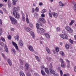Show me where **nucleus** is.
<instances>
[{
  "label": "nucleus",
  "instance_id": "1",
  "mask_svg": "<svg viewBox=\"0 0 76 76\" xmlns=\"http://www.w3.org/2000/svg\"><path fill=\"white\" fill-rule=\"evenodd\" d=\"M9 17L11 20V22L13 25H16L18 23V21H17L16 19L12 17L11 16H9Z\"/></svg>",
  "mask_w": 76,
  "mask_h": 76
},
{
  "label": "nucleus",
  "instance_id": "2",
  "mask_svg": "<svg viewBox=\"0 0 76 76\" xmlns=\"http://www.w3.org/2000/svg\"><path fill=\"white\" fill-rule=\"evenodd\" d=\"M13 15L15 16V18L17 19H19V18L20 17V16L19 15V13L16 11L13 12Z\"/></svg>",
  "mask_w": 76,
  "mask_h": 76
},
{
  "label": "nucleus",
  "instance_id": "3",
  "mask_svg": "<svg viewBox=\"0 0 76 76\" xmlns=\"http://www.w3.org/2000/svg\"><path fill=\"white\" fill-rule=\"evenodd\" d=\"M65 29L66 31L69 32V33H73V30L69 26H66L65 27Z\"/></svg>",
  "mask_w": 76,
  "mask_h": 76
},
{
  "label": "nucleus",
  "instance_id": "4",
  "mask_svg": "<svg viewBox=\"0 0 76 76\" xmlns=\"http://www.w3.org/2000/svg\"><path fill=\"white\" fill-rule=\"evenodd\" d=\"M12 44L14 46L16 50L18 51V52H20L21 51L19 49V48L18 46V45H17L15 42H12Z\"/></svg>",
  "mask_w": 76,
  "mask_h": 76
},
{
  "label": "nucleus",
  "instance_id": "5",
  "mask_svg": "<svg viewBox=\"0 0 76 76\" xmlns=\"http://www.w3.org/2000/svg\"><path fill=\"white\" fill-rule=\"evenodd\" d=\"M60 37L63 38V39H67L68 38V37L67 36V35L63 34H61L60 35Z\"/></svg>",
  "mask_w": 76,
  "mask_h": 76
},
{
  "label": "nucleus",
  "instance_id": "6",
  "mask_svg": "<svg viewBox=\"0 0 76 76\" xmlns=\"http://www.w3.org/2000/svg\"><path fill=\"white\" fill-rule=\"evenodd\" d=\"M45 31L44 29L43 28H40L38 29V32L39 33V34H42V33H44V32Z\"/></svg>",
  "mask_w": 76,
  "mask_h": 76
},
{
  "label": "nucleus",
  "instance_id": "7",
  "mask_svg": "<svg viewBox=\"0 0 76 76\" xmlns=\"http://www.w3.org/2000/svg\"><path fill=\"white\" fill-rule=\"evenodd\" d=\"M28 48L29 50L31 51H32V52H34V48H33V47L31 46H29L28 47Z\"/></svg>",
  "mask_w": 76,
  "mask_h": 76
},
{
  "label": "nucleus",
  "instance_id": "8",
  "mask_svg": "<svg viewBox=\"0 0 76 76\" xmlns=\"http://www.w3.org/2000/svg\"><path fill=\"white\" fill-rule=\"evenodd\" d=\"M52 15L55 18H57L58 17V14L56 12H52Z\"/></svg>",
  "mask_w": 76,
  "mask_h": 76
},
{
  "label": "nucleus",
  "instance_id": "9",
  "mask_svg": "<svg viewBox=\"0 0 76 76\" xmlns=\"http://www.w3.org/2000/svg\"><path fill=\"white\" fill-rule=\"evenodd\" d=\"M39 20L40 22H41L42 23H45V20L42 18H39Z\"/></svg>",
  "mask_w": 76,
  "mask_h": 76
},
{
  "label": "nucleus",
  "instance_id": "10",
  "mask_svg": "<svg viewBox=\"0 0 76 76\" xmlns=\"http://www.w3.org/2000/svg\"><path fill=\"white\" fill-rule=\"evenodd\" d=\"M19 9V7H14L13 8V12H16V11H18Z\"/></svg>",
  "mask_w": 76,
  "mask_h": 76
},
{
  "label": "nucleus",
  "instance_id": "11",
  "mask_svg": "<svg viewBox=\"0 0 76 76\" xmlns=\"http://www.w3.org/2000/svg\"><path fill=\"white\" fill-rule=\"evenodd\" d=\"M25 29L26 31H27V32H29L31 31V28L29 27H25Z\"/></svg>",
  "mask_w": 76,
  "mask_h": 76
},
{
  "label": "nucleus",
  "instance_id": "12",
  "mask_svg": "<svg viewBox=\"0 0 76 76\" xmlns=\"http://www.w3.org/2000/svg\"><path fill=\"white\" fill-rule=\"evenodd\" d=\"M45 49L46 51L48 53V54H51V52H50V50L47 47H46L45 48Z\"/></svg>",
  "mask_w": 76,
  "mask_h": 76
},
{
  "label": "nucleus",
  "instance_id": "13",
  "mask_svg": "<svg viewBox=\"0 0 76 76\" xmlns=\"http://www.w3.org/2000/svg\"><path fill=\"white\" fill-rule=\"evenodd\" d=\"M44 34L45 35L46 38H48V39H49L50 38V36L49 35L48 33H45Z\"/></svg>",
  "mask_w": 76,
  "mask_h": 76
},
{
  "label": "nucleus",
  "instance_id": "14",
  "mask_svg": "<svg viewBox=\"0 0 76 76\" xmlns=\"http://www.w3.org/2000/svg\"><path fill=\"white\" fill-rule=\"evenodd\" d=\"M66 61L67 63H68V64L67 66V68H68V69L69 68H70V64H69V63H70V61H69V60H66Z\"/></svg>",
  "mask_w": 76,
  "mask_h": 76
},
{
  "label": "nucleus",
  "instance_id": "15",
  "mask_svg": "<svg viewBox=\"0 0 76 76\" xmlns=\"http://www.w3.org/2000/svg\"><path fill=\"white\" fill-rule=\"evenodd\" d=\"M14 38H15V40H17V41H19V37L18 35H17L16 36L14 37Z\"/></svg>",
  "mask_w": 76,
  "mask_h": 76
},
{
  "label": "nucleus",
  "instance_id": "16",
  "mask_svg": "<svg viewBox=\"0 0 76 76\" xmlns=\"http://www.w3.org/2000/svg\"><path fill=\"white\" fill-rule=\"evenodd\" d=\"M50 73L52 74H53V75H54V74H55V71H54V70H53V69H50Z\"/></svg>",
  "mask_w": 76,
  "mask_h": 76
},
{
  "label": "nucleus",
  "instance_id": "17",
  "mask_svg": "<svg viewBox=\"0 0 76 76\" xmlns=\"http://www.w3.org/2000/svg\"><path fill=\"white\" fill-rule=\"evenodd\" d=\"M75 21L74 20H71V22L69 24V26H71V25H73V23H75Z\"/></svg>",
  "mask_w": 76,
  "mask_h": 76
},
{
  "label": "nucleus",
  "instance_id": "18",
  "mask_svg": "<svg viewBox=\"0 0 76 76\" xmlns=\"http://www.w3.org/2000/svg\"><path fill=\"white\" fill-rule=\"evenodd\" d=\"M45 72L48 75H49V70L47 68H45Z\"/></svg>",
  "mask_w": 76,
  "mask_h": 76
},
{
  "label": "nucleus",
  "instance_id": "19",
  "mask_svg": "<svg viewBox=\"0 0 76 76\" xmlns=\"http://www.w3.org/2000/svg\"><path fill=\"white\" fill-rule=\"evenodd\" d=\"M26 68V70H28V69H29V64H28L26 63L25 64Z\"/></svg>",
  "mask_w": 76,
  "mask_h": 76
},
{
  "label": "nucleus",
  "instance_id": "20",
  "mask_svg": "<svg viewBox=\"0 0 76 76\" xmlns=\"http://www.w3.org/2000/svg\"><path fill=\"white\" fill-rule=\"evenodd\" d=\"M13 1L12 4L14 5H15L16 4V2L18 1V0H12Z\"/></svg>",
  "mask_w": 76,
  "mask_h": 76
},
{
  "label": "nucleus",
  "instance_id": "21",
  "mask_svg": "<svg viewBox=\"0 0 76 76\" xmlns=\"http://www.w3.org/2000/svg\"><path fill=\"white\" fill-rule=\"evenodd\" d=\"M7 61L8 63V64H9V65H10V66H12V61H11V60H10V59H8L7 60Z\"/></svg>",
  "mask_w": 76,
  "mask_h": 76
},
{
  "label": "nucleus",
  "instance_id": "22",
  "mask_svg": "<svg viewBox=\"0 0 76 76\" xmlns=\"http://www.w3.org/2000/svg\"><path fill=\"white\" fill-rule=\"evenodd\" d=\"M19 44H20V46H21L22 47L23 45V43L22 41L20 40L19 42Z\"/></svg>",
  "mask_w": 76,
  "mask_h": 76
},
{
  "label": "nucleus",
  "instance_id": "23",
  "mask_svg": "<svg viewBox=\"0 0 76 76\" xmlns=\"http://www.w3.org/2000/svg\"><path fill=\"white\" fill-rule=\"evenodd\" d=\"M31 34L32 38H35V34H34V33L32 31H31Z\"/></svg>",
  "mask_w": 76,
  "mask_h": 76
},
{
  "label": "nucleus",
  "instance_id": "24",
  "mask_svg": "<svg viewBox=\"0 0 76 76\" xmlns=\"http://www.w3.org/2000/svg\"><path fill=\"white\" fill-rule=\"evenodd\" d=\"M49 15L50 17L52 18L53 15L52 14V13H51V11L50 10H49Z\"/></svg>",
  "mask_w": 76,
  "mask_h": 76
},
{
  "label": "nucleus",
  "instance_id": "25",
  "mask_svg": "<svg viewBox=\"0 0 76 76\" xmlns=\"http://www.w3.org/2000/svg\"><path fill=\"white\" fill-rule=\"evenodd\" d=\"M19 61L20 64H22V65L23 64V61L22 59H19Z\"/></svg>",
  "mask_w": 76,
  "mask_h": 76
},
{
  "label": "nucleus",
  "instance_id": "26",
  "mask_svg": "<svg viewBox=\"0 0 76 76\" xmlns=\"http://www.w3.org/2000/svg\"><path fill=\"white\" fill-rule=\"evenodd\" d=\"M20 76H25V74H24V73H23V72H20Z\"/></svg>",
  "mask_w": 76,
  "mask_h": 76
},
{
  "label": "nucleus",
  "instance_id": "27",
  "mask_svg": "<svg viewBox=\"0 0 76 76\" xmlns=\"http://www.w3.org/2000/svg\"><path fill=\"white\" fill-rule=\"evenodd\" d=\"M73 4L74 5L75 8L74 9V10L75 12H76V3L75 2H74L73 3Z\"/></svg>",
  "mask_w": 76,
  "mask_h": 76
},
{
  "label": "nucleus",
  "instance_id": "28",
  "mask_svg": "<svg viewBox=\"0 0 76 76\" xmlns=\"http://www.w3.org/2000/svg\"><path fill=\"white\" fill-rule=\"evenodd\" d=\"M65 47L67 50H69V44H66L65 45Z\"/></svg>",
  "mask_w": 76,
  "mask_h": 76
},
{
  "label": "nucleus",
  "instance_id": "29",
  "mask_svg": "<svg viewBox=\"0 0 76 76\" xmlns=\"http://www.w3.org/2000/svg\"><path fill=\"white\" fill-rule=\"evenodd\" d=\"M41 73L43 76H45V72H44V70H41Z\"/></svg>",
  "mask_w": 76,
  "mask_h": 76
},
{
  "label": "nucleus",
  "instance_id": "30",
  "mask_svg": "<svg viewBox=\"0 0 76 76\" xmlns=\"http://www.w3.org/2000/svg\"><path fill=\"white\" fill-rule=\"evenodd\" d=\"M55 51L56 52H58L59 51H60V50L59 49V48L58 47H56V48L55 49Z\"/></svg>",
  "mask_w": 76,
  "mask_h": 76
},
{
  "label": "nucleus",
  "instance_id": "31",
  "mask_svg": "<svg viewBox=\"0 0 76 76\" xmlns=\"http://www.w3.org/2000/svg\"><path fill=\"white\" fill-rule=\"evenodd\" d=\"M36 58L37 59L38 61H40V58L38 56H35Z\"/></svg>",
  "mask_w": 76,
  "mask_h": 76
},
{
  "label": "nucleus",
  "instance_id": "32",
  "mask_svg": "<svg viewBox=\"0 0 76 76\" xmlns=\"http://www.w3.org/2000/svg\"><path fill=\"white\" fill-rule=\"evenodd\" d=\"M4 49L5 51H6L7 53H8V52H9L8 51V49H7V46L6 45L5 46Z\"/></svg>",
  "mask_w": 76,
  "mask_h": 76
},
{
  "label": "nucleus",
  "instance_id": "33",
  "mask_svg": "<svg viewBox=\"0 0 76 76\" xmlns=\"http://www.w3.org/2000/svg\"><path fill=\"white\" fill-rule=\"evenodd\" d=\"M11 51L13 53V54H16V50H15L13 49H11Z\"/></svg>",
  "mask_w": 76,
  "mask_h": 76
},
{
  "label": "nucleus",
  "instance_id": "34",
  "mask_svg": "<svg viewBox=\"0 0 76 76\" xmlns=\"http://www.w3.org/2000/svg\"><path fill=\"white\" fill-rule=\"evenodd\" d=\"M36 26L37 28L38 29H39V24H38V23H37L36 24Z\"/></svg>",
  "mask_w": 76,
  "mask_h": 76
},
{
  "label": "nucleus",
  "instance_id": "35",
  "mask_svg": "<svg viewBox=\"0 0 76 76\" xmlns=\"http://www.w3.org/2000/svg\"><path fill=\"white\" fill-rule=\"evenodd\" d=\"M59 4L60 6H62V7L64 6V4H63L61 2H59Z\"/></svg>",
  "mask_w": 76,
  "mask_h": 76
},
{
  "label": "nucleus",
  "instance_id": "36",
  "mask_svg": "<svg viewBox=\"0 0 76 76\" xmlns=\"http://www.w3.org/2000/svg\"><path fill=\"white\" fill-rule=\"evenodd\" d=\"M46 59L47 60H48V61H51V60H52V58H50V57H47L46 58Z\"/></svg>",
  "mask_w": 76,
  "mask_h": 76
},
{
  "label": "nucleus",
  "instance_id": "37",
  "mask_svg": "<svg viewBox=\"0 0 76 76\" xmlns=\"http://www.w3.org/2000/svg\"><path fill=\"white\" fill-rule=\"evenodd\" d=\"M34 17L35 18H37L38 17V15L37 13L34 14Z\"/></svg>",
  "mask_w": 76,
  "mask_h": 76
},
{
  "label": "nucleus",
  "instance_id": "38",
  "mask_svg": "<svg viewBox=\"0 0 76 76\" xmlns=\"http://www.w3.org/2000/svg\"><path fill=\"white\" fill-rule=\"evenodd\" d=\"M56 31L58 32H60L61 31V29L59 27L56 28Z\"/></svg>",
  "mask_w": 76,
  "mask_h": 76
},
{
  "label": "nucleus",
  "instance_id": "39",
  "mask_svg": "<svg viewBox=\"0 0 76 76\" xmlns=\"http://www.w3.org/2000/svg\"><path fill=\"white\" fill-rule=\"evenodd\" d=\"M60 54H61L62 56H64V53H63V52L62 51H61L60 52Z\"/></svg>",
  "mask_w": 76,
  "mask_h": 76
},
{
  "label": "nucleus",
  "instance_id": "40",
  "mask_svg": "<svg viewBox=\"0 0 76 76\" xmlns=\"http://www.w3.org/2000/svg\"><path fill=\"white\" fill-rule=\"evenodd\" d=\"M34 73L35 76H39V75L38 73H37L35 72H34Z\"/></svg>",
  "mask_w": 76,
  "mask_h": 76
},
{
  "label": "nucleus",
  "instance_id": "41",
  "mask_svg": "<svg viewBox=\"0 0 76 76\" xmlns=\"http://www.w3.org/2000/svg\"><path fill=\"white\" fill-rule=\"evenodd\" d=\"M11 4L12 3H10V2L8 3L9 7H11Z\"/></svg>",
  "mask_w": 76,
  "mask_h": 76
},
{
  "label": "nucleus",
  "instance_id": "42",
  "mask_svg": "<svg viewBox=\"0 0 76 76\" xmlns=\"http://www.w3.org/2000/svg\"><path fill=\"white\" fill-rule=\"evenodd\" d=\"M46 12H47V10H46L44 9L42 11V13H44Z\"/></svg>",
  "mask_w": 76,
  "mask_h": 76
},
{
  "label": "nucleus",
  "instance_id": "43",
  "mask_svg": "<svg viewBox=\"0 0 76 76\" xmlns=\"http://www.w3.org/2000/svg\"><path fill=\"white\" fill-rule=\"evenodd\" d=\"M53 66L52 65V64H50V65L49 66V68H50V69H53Z\"/></svg>",
  "mask_w": 76,
  "mask_h": 76
},
{
  "label": "nucleus",
  "instance_id": "44",
  "mask_svg": "<svg viewBox=\"0 0 76 76\" xmlns=\"http://www.w3.org/2000/svg\"><path fill=\"white\" fill-rule=\"evenodd\" d=\"M27 76H31V73L28 72H27L26 74Z\"/></svg>",
  "mask_w": 76,
  "mask_h": 76
},
{
  "label": "nucleus",
  "instance_id": "45",
  "mask_svg": "<svg viewBox=\"0 0 76 76\" xmlns=\"http://www.w3.org/2000/svg\"><path fill=\"white\" fill-rule=\"evenodd\" d=\"M26 21L27 23H29V19H28V18H26Z\"/></svg>",
  "mask_w": 76,
  "mask_h": 76
},
{
  "label": "nucleus",
  "instance_id": "46",
  "mask_svg": "<svg viewBox=\"0 0 76 76\" xmlns=\"http://www.w3.org/2000/svg\"><path fill=\"white\" fill-rule=\"evenodd\" d=\"M61 66L63 68L65 66H64V63H61Z\"/></svg>",
  "mask_w": 76,
  "mask_h": 76
},
{
  "label": "nucleus",
  "instance_id": "47",
  "mask_svg": "<svg viewBox=\"0 0 76 76\" xmlns=\"http://www.w3.org/2000/svg\"><path fill=\"white\" fill-rule=\"evenodd\" d=\"M29 26L31 28H34V26H33V25L32 24L30 23Z\"/></svg>",
  "mask_w": 76,
  "mask_h": 76
},
{
  "label": "nucleus",
  "instance_id": "48",
  "mask_svg": "<svg viewBox=\"0 0 76 76\" xmlns=\"http://www.w3.org/2000/svg\"><path fill=\"white\" fill-rule=\"evenodd\" d=\"M41 68L42 69H44L45 68V67L43 65L41 66Z\"/></svg>",
  "mask_w": 76,
  "mask_h": 76
},
{
  "label": "nucleus",
  "instance_id": "49",
  "mask_svg": "<svg viewBox=\"0 0 76 76\" xmlns=\"http://www.w3.org/2000/svg\"><path fill=\"white\" fill-rule=\"evenodd\" d=\"M2 34V28H0V36Z\"/></svg>",
  "mask_w": 76,
  "mask_h": 76
},
{
  "label": "nucleus",
  "instance_id": "50",
  "mask_svg": "<svg viewBox=\"0 0 76 76\" xmlns=\"http://www.w3.org/2000/svg\"><path fill=\"white\" fill-rule=\"evenodd\" d=\"M60 61L61 62V63H64V61H63V59H62V58H61L60 59Z\"/></svg>",
  "mask_w": 76,
  "mask_h": 76
},
{
  "label": "nucleus",
  "instance_id": "51",
  "mask_svg": "<svg viewBox=\"0 0 76 76\" xmlns=\"http://www.w3.org/2000/svg\"><path fill=\"white\" fill-rule=\"evenodd\" d=\"M1 39L3 42H4V41H5V39H4V38L3 37H1Z\"/></svg>",
  "mask_w": 76,
  "mask_h": 76
},
{
  "label": "nucleus",
  "instance_id": "52",
  "mask_svg": "<svg viewBox=\"0 0 76 76\" xmlns=\"http://www.w3.org/2000/svg\"><path fill=\"white\" fill-rule=\"evenodd\" d=\"M8 38L9 39H11V38H12V37L10 35H9L8 37Z\"/></svg>",
  "mask_w": 76,
  "mask_h": 76
},
{
  "label": "nucleus",
  "instance_id": "53",
  "mask_svg": "<svg viewBox=\"0 0 76 76\" xmlns=\"http://www.w3.org/2000/svg\"><path fill=\"white\" fill-rule=\"evenodd\" d=\"M69 42L71 43V44H73V41L71 39H70Z\"/></svg>",
  "mask_w": 76,
  "mask_h": 76
},
{
  "label": "nucleus",
  "instance_id": "54",
  "mask_svg": "<svg viewBox=\"0 0 76 76\" xmlns=\"http://www.w3.org/2000/svg\"><path fill=\"white\" fill-rule=\"evenodd\" d=\"M60 74H61V76H63V72L61 71V70L60 71Z\"/></svg>",
  "mask_w": 76,
  "mask_h": 76
},
{
  "label": "nucleus",
  "instance_id": "55",
  "mask_svg": "<svg viewBox=\"0 0 76 76\" xmlns=\"http://www.w3.org/2000/svg\"><path fill=\"white\" fill-rule=\"evenodd\" d=\"M1 54L2 55V57H3L4 58H6V56H5V55L3 53H2Z\"/></svg>",
  "mask_w": 76,
  "mask_h": 76
},
{
  "label": "nucleus",
  "instance_id": "56",
  "mask_svg": "<svg viewBox=\"0 0 76 76\" xmlns=\"http://www.w3.org/2000/svg\"><path fill=\"white\" fill-rule=\"evenodd\" d=\"M35 10L36 11V12H38L39 11V8H38V7L36 8Z\"/></svg>",
  "mask_w": 76,
  "mask_h": 76
},
{
  "label": "nucleus",
  "instance_id": "57",
  "mask_svg": "<svg viewBox=\"0 0 76 76\" xmlns=\"http://www.w3.org/2000/svg\"><path fill=\"white\" fill-rule=\"evenodd\" d=\"M10 29L11 31H15V28H11Z\"/></svg>",
  "mask_w": 76,
  "mask_h": 76
},
{
  "label": "nucleus",
  "instance_id": "58",
  "mask_svg": "<svg viewBox=\"0 0 76 76\" xmlns=\"http://www.w3.org/2000/svg\"><path fill=\"white\" fill-rule=\"evenodd\" d=\"M21 14L22 15V16H25V14L23 12H21Z\"/></svg>",
  "mask_w": 76,
  "mask_h": 76
},
{
  "label": "nucleus",
  "instance_id": "59",
  "mask_svg": "<svg viewBox=\"0 0 76 76\" xmlns=\"http://www.w3.org/2000/svg\"><path fill=\"white\" fill-rule=\"evenodd\" d=\"M69 74H64L63 76H69Z\"/></svg>",
  "mask_w": 76,
  "mask_h": 76
},
{
  "label": "nucleus",
  "instance_id": "60",
  "mask_svg": "<svg viewBox=\"0 0 76 76\" xmlns=\"http://www.w3.org/2000/svg\"><path fill=\"white\" fill-rule=\"evenodd\" d=\"M20 68L22 70H23V69H24V67H23V66H20Z\"/></svg>",
  "mask_w": 76,
  "mask_h": 76
},
{
  "label": "nucleus",
  "instance_id": "61",
  "mask_svg": "<svg viewBox=\"0 0 76 76\" xmlns=\"http://www.w3.org/2000/svg\"><path fill=\"white\" fill-rule=\"evenodd\" d=\"M35 11V9H34V8H32V12L33 13H34V12Z\"/></svg>",
  "mask_w": 76,
  "mask_h": 76
},
{
  "label": "nucleus",
  "instance_id": "62",
  "mask_svg": "<svg viewBox=\"0 0 76 76\" xmlns=\"http://www.w3.org/2000/svg\"><path fill=\"white\" fill-rule=\"evenodd\" d=\"M1 45V46H4V43L3 42H2L0 44Z\"/></svg>",
  "mask_w": 76,
  "mask_h": 76
},
{
  "label": "nucleus",
  "instance_id": "63",
  "mask_svg": "<svg viewBox=\"0 0 76 76\" xmlns=\"http://www.w3.org/2000/svg\"><path fill=\"white\" fill-rule=\"evenodd\" d=\"M74 72H76V66H75L74 67Z\"/></svg>",
  "mask_w": 76,
  "mask_h": 76
},
{
  "label": "nucleus",
  "instance_id": "64",
  "mask_svg": "<svg viewBox=\"0 0 76 76\" xmlns=\"http://www.w3.org/2000/svg\"><path fill=\"white\" fill-rule=\"evenodd\" d=\"M22 19L24 21L25 20V16H22Z\"/></svg>",
  "mask_w": 76,
  "mask_h": 76
}]
</instances>
